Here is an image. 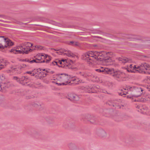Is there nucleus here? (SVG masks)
I'll use <instances>...</instances> for the list:
<instances>
[{"mask_svg":"<svg viewBox=\"0 0 150 150\" xmlns=\"http://www.w3.org/2000/svg\"><path fill=\"white\" fill-rule=\"evenodd\" d=\"M111 53L105 51L98 52L90 51L83 54L81 58L83 60H86L90 65H94L99 63V61L104 62H110L111 61L110 56Z\"/></svg>","mask_w":150,"mask_h":150,"instance_id":"1","label":"nucleus"},{"mask_svg":"<svg viewBox=\"0 0 150 150\" xmlns=\"http://www.w3.org/2000/svg\"><path fill=\"white\" fill-rule=\"evenodd\" d=\"M73 80L75 81L76 83H79V82H81V81H80L78 78L74 79H73Z\"/></svg>","mask_w":150,"mask_h":150,"instance_id":"25","label":"nucleus"},{"mask_svg":"<svg viewBox=\"0 0 150 150\" xmlns=\"http://www.w3.org/2000/svg\"><path fill=\"white\" fill-rule=\"evenodd\" d=\"M13 43L11 40L4 36H0V49H3L7 46H11Z\"/></svg>","mask_w":150,"mask_h":150,"instance_id":"7","label":"nucleus"},{"mask_svg":"<svg viewBox=\"0 0 150 150\" xmlns=\"http://www.w3.org/2000/svg\"><path fill=\"white\" fill-rule=\"evenodd\" d=\"M122 91L123 95L128 93L127 97V98H133L140 96L143 93L144 89L140 86L136 85L135 86H127L123 88Z\"/></svg>","mask_w":150,"mask_h":150,"instance_id":"2","label":"nucleus"},{"mask_svg":"<svg viewBox=\"0 0 150 150\" xmlns=\"http://www.w3.org/2000/svg\"><path fill=\"white\" fill-rule=\"evenodd\" d=\"M69 44L70 45H73L77 46L79 45V43L78 42H74L73 41L70 42Z\"/></svg>","mask_w":150,"mask_h":150,"instance_id":"23","label":"nucleus"},{"mask_svg":"<svg viewBox=\"0 0 150 150\" xmlns=\"http://www.w3.org/2000/svg\"><path fill=\"white\" fill-rule=\"evenodd\" d=\"M13 79L15 80H16L17 82H19L20 83V81H21V79L18 78L17 77H13Z\"/></svg>","mask_w":150,"mask_h":150,"instance_id":"28","label":"nucleus"},{"mask_svg":"<svg viewBox=\"0 0 150 150\" xmlns=\"http://www.w3.org/2000/svg\"><path fill=\"white\" fill-rule=\"evenodd\" d=\"M143 109L144 110V112L145 113H146L149 111L148 110V108L146 106H144L143 108Z\"/></svg>","mask_w":150,"mask_h":150,"instance_id":"26","label":"nucleus"},{"mask_svg":"<svg viewBox=\"0 0 150 150\" xmlns=\"http://www.w3.org/2000/svg\"><path fill=\"white\" fill-rule=\"evenodd\" d=\"M99 88L98 86H90L88 87L87 89V90L86 91L88 92V93H97V91L96 90L97 89H98Z\"/></svg>","mask_w":150,"mask_h":150,"instance_id":"14","label":"nucleus"},{"mask_svg":"<svg viewBox=\"0 0 150 150\" xmlns=\"http://www.w3.org/2000/svg\"><path fill=\"white\" fill-rule=\"evenodd\" d=\"M20 83L23 84L25 85L28 82L29 80L26 77H23L21 79Z\"/></svg>","mask_w":150,"mask_h":150,"instance_id":"17","label":"nucleus"},{"mask_svg":"<svg viewBox=\"0 0 150 150\" xmlns=\"http://www.w3.org/2000/svg\"><path fill=\"white\" fill-rule=\"evenodd\" d=\"M146 98L147 100H150V96H147L146 97Z\"/></svg>","mask_w":150,"mask_h":150,"instance_id":"33","label":"nucleus"},{"mask_svg":"<svg viewBox=\"0 0 150 150\" xmlns=\"http://www.w3.org/2000/svg\"><path fill=\"white\" fill-rule=\"evenodd\" d=\"M27 65L25 64H22L21 66V68H25L26 67Z\"/></svg>","mask_w":150,"mask_h":150,"instance_id":"30","label":"nucleus"},{"mask_svg":"<svg viewBox=\"0 0 150 150\" xmlns=\"http://www.w3.org/2000/svg\"><path fill=\"white\" fill-rule=\"evenodd\" d=\"M71 76L65 74H62L51 77L52 83L58 85H66L70 82Z\"/></svg>","mask_w":150,"mask_h":150,"instance_id":"3","label":"nucleus"},{"mask_svg":"<svg viewBox=\"0 0 150 150\" xmlns=\"http://www.w3.org/2000/svg\"><path fill=\"white\" fill-rule=\"evenodd\" d=\"M20 61L21 62H30V60L29 59H20Z\"/></svg>","mask_w":150,"mask_h":150,"instance_id":"27","label":"nucleus"},{"mask_svg":"<svg viewBox=\"0 0 150 150\" xmlns=\"http://www.w3.org/2000/svg\"><path fill=\"white\" fill-rule=\"evenodd\" d=\"M147 88L148 89L149 91H150V86H148V87H147Z\"/></svg>","mask_w":150,"mask_h":150,"instance_id":"34","label":"nucleus"},{"mask_svg":"<svg viewBox=\"0 0 150 150\" xmlns=\"http://www.w3.org/2000/svg\"><path fill=\"white\" fill-rule=\"evenodd\" d=\"M107 74H108L114 76V77L121 79L125 77V74L119 71L114 70L112 69H105Z\"/></svg>","mask_w":150,"mask_h":150,"instance_id":"6","label":"nucleus"},{"mask_svg":"<svg viewBox=\"0 0 150 150\" xmlns=\"http://www.w3.org/2000/svg\"><path fill=\"white\" fill-rule=\"evenodd\" d=\"M51 59V57L50 56L45 54V55L43 56V59L42 61H41V62L48 63Z\"/></svg>","mask_w":150,"mask_h":150,"instance_id":"16","label":"nucleus"},{"mask_svg":"<svg viewBox=\"0 0 150 150\" xmlns=\"http://www.w3.org/2000/svg\"><path fill=\"white\" fill-rule=\"evenodd\" d=\"M45 55V54L38 53L36 54L34 56V58L35 59L33 60L30 61V63H39L41 62V61H42L43 59V56Z\"/></svg>","mask_w":150,"mask_h":150,"instance_id":"10","label":"nucleus"},{"mask_svg":"<svg viewBox=\"0 0 150 150\" xmlns=\"http://www.w3.org/2000/svg\"><path fill=\"white\" fill-rule=\"evenodd\" d=\"M42 70V71H44L45 70V69H42V70H40V69H35L33 71V73H34V76H35L36 74H37L36 75V76L37 75H40V74L41 73L40 71Z\"/></svg>","mask_w":150,"mask_h":150,"instance_id":"18","label":"nucleus"},{"mask_svg":"<svg viewBox=\"0 0 150 150\" xmlns=\"http://www.w3.org/2000/svg\"><path fill=\"white\" fill-rule=\"evenodd\" d=\"M147 81H149L150 80V77H147Z\"/></svg>","mask_w":150,"mask_h":150,"instance_id":"35","label":"nucleus"},{"mask_svg":"<svg viewBox=\"0 0 150 150\" xmlns=\"http://www.w3.org/2000/svg\"><path fill=\"white\" fill-rule=\"evenodd\" d=\"M90 122H91L93 123L95 122V120H94V121H92L91 120Z\"/></svg>","mask_w":150,"mask_h":150,"instance_id":"37","label":"nucleus"},{"mask_svg":"<svg viewBox=\"0 0 150 150\" xmlns=\"http://www.w3.org/2000/svg\"><path fill=\"white\" fill-rule=\"evenodd\" d=\"M54 65H57L58 66L64 67L65 66H67L68 63L66 59H62L61 60H57L53 62Z\"/></svg>","mask_w":150,"mask_h":150,"instance_id":"11","label":"nucleus"},{"mask_svg":"<svg viewBox=\"0 0 150 150\" xmlns=\"http://www.w3.org/2000/svg\"><path fill=\"white\" fill-rule=\"evenodd\" d=\"M35 48L38 50H41L43 49V47L41 45H36L35 46Z\"/></svg>","mask_w":150,"mask_h":150,"instance_id":"24","label":"nucleus"},{"mask_svg":"<svg viewBox=\"0 0 150 150\" xmlns=\"http://www.w3.org/2000/svg\"><path fill=\"white\" fill-rule=\"evenodd\" d=\"M127 69L129 72L134 73L142 72L145 69L150 74V65L146 63H142L139 65L129 64L127 66Z\"/></svg>","mask_w":150,"mask_h":150,"instance_id":"4","label":"nucleus"},{"mask_svg":"<svg viewBox=\"0 0 150 150\" xmlns=\"http://www.w3.org/2000/svg\"><path fill=\"white\" fill-rule=\"evenodd\" d=\"M33 71H28L26 72V73L28 74H31L32 76H34V73H33Z\"/></svg>","mask_w":150,"mask_h":150,"instance_id":"29","label":"nucleus"},{"mask_svg":"<svg viewBox=\"0 0 150 150\" xmlns=\"http://www.w3.org/2000/svg\"><path fill=\"white\" fill-rule=\"evenodd\" d=\"M46 71L47 72V70H46Z\"/></svg>","mask_w":150,"mask_h":150,"instance_id":"38","label":"nucleus"},{"mask_svg":"<svg viewBox=\"0 0 150 150\" xmlns=\"http://www.w3.org/2000/svg\"><path fill=\"white\" fill-rule=\"evenodd\" d=\"M109 69L108 68H104L103 67H102L100 69H96V71L98 72H104L105 74H106V72L105 71V69Z\"/></svg>","mask_w":150,"mask_h":150,"instance_id":"22","label":"nucleus"},{"mask_svg":"<svg viewBox=\"0 0 150 150\" xmlns=\"http://www.w3.org/2000/svg\"><path fill=\"white\" fill-rule=\"evenodd\" d=\"M32 46V45L30 43H25L16 48L11 49L10 52L15 54H27L31 50V47Z\"/></svg>","mask_w":150,"mask_h":150,"instance_id":"5","label":"nucleus"},{"mask_svg":"<svg viewBox=\"0 0 150 150\" xmlns=\"http://www.w3.org/2000/svg\"><path fill=\"white\" fill-rule=\"evenodd\" d=\"M4 79V78L2 76L0 75V81L1 80H3Z\"/></svg>","mask_w":150,"mask_h":150,"instance_id":"32","label":"nucleus"},{"mask_svg":"<svg viewBox=\"0 0 150 150\" xmlns=\"http://www.w3.org/2000/svg\"><path fill=\"white\" fill-rule=\"evenodd\" d=\"M53 50H54L55 53H57V54L66 55L69 57L74 58H77V56L72 53L71 51L69 50L64 49H61L57 50L53 49Z\"/></svg>","mask_w":150,"mask_h":150,"instance_id":"8","label":"nucleus"},{"mask_svg":"<svg viewBox=\"0 0 150 150\" xmlns=\"http://www.w3.org/2000/svg\"><path fill=\"white\" fill-rule=\"evenodd\" d=\"M81 75L83 76V77H86L88 79L91 80L94 82H102L101 81H100L99 78L97 76L91 73L88 74L81 73Z\"/></svg>","mask_w":150,"mask_h":150,"instance_id":"9","label":"nucleus"},{"mask_svg":"<svg viewBox=\"0 0 150 150\" xmlns=\"http://www.w3.org/2000/svg\"><path fill=\"white\" fill-rule=\"evenodd\" d=\"M98 135L101 137H105L107 134L105 131L102 129H100L98 130L97 132Z\"/></svg>","mask_w":150,"mask_h":150,"instance_id":"15","label":"nucleus"},{"mask_svg":"<svg viewBox=\"0 0 150 150\" xmlns=\"http://www.w3.org/2000/svg\"><path fill=\"white\" fill-rule=\"evenodd\" d=\"M6 66L5 61L0 58V69L4 68Z\"/></svg>","mask_w":150,"mask_h":150,"instance_id":"20","label":"nucleus"},{"mask_svg":"<svg viewBox=\"0 0 150 150\" xmlns=\"http://www.w3.org/2000/svg\"><path fill=\"white\" fill-rule=\"evenodd\" d=\"M118 60L122 63H125L129 61V60L125 57H120L118 58Z\"/></svg>","mask_w":150,"mask_h":150,"instance_id":"19","label":"nucleus"},{"mask_svg":"<svg viewBox=\"0 0 150 150\" xmlns=\"http://www.w3.org/2000/svg\"><path fill=\"white\" fill-rule=\"evenodd\" d=\"M69 147L71 150H75L77 149L76 145L73 143H70L69 145Z\"/></svg>","mask_w":150,"mask_h":150,"instance_id":"21","label":"nucleus"},{"mask_svg":"<svg viewBox=\"0 0 150 150\" xmlns=\"http://www.w3.org/2000/svg\"><path fill=\"white\" fill-rule=\"evenodd\" d=\"M17 69L15 67H13L9 68L8 70L5 71V72L10 75H12L16 72Z\"/></svg>","mask_w":150,"mask_h":150,"instance_id":"13","label":"nucleus"},{"mask_svg":"<svg viewBox=\"0 0 150 150\" xmlns=\"http://www.w3.org/2000/svg\"><path fill=\"white\" fill-rule=\"evenodd\" d=\"M116 103L115 104L113 105V106H118V103Z\"/></svg>","mask_w":150,"mask_h":150,"instance_id":"36","label":"nucleus"},{"mask_svg":"<svg viewBox=\"0 0 150 150\" xmlns=\"http://www.w3.org/2000/svg\"><path fill=\"white\" fill-rule=\"evenodd\" d=\"M67 98L70 100L73 101H77L79 99L78 96L74 93L69 94L68 95Z\"/></svg>","mask_w":150,"mask_h":150,"instance_id":"12","label":"nucleus"},{"mask_svg":"<svg viewBox=\"0 0 150 150\" xmlns=\"http://www.w3.org/2000/svg\"><path fill=\"white\" fill-rule=\"evenodd\" d=\"M146 100V99L143 98H142L141 99L139 100L140 101L144 102Z\"/></svg>","mask_w":150,"mask_h":150,"instance_id":"31","label":"nucleus"}]
</instances>
